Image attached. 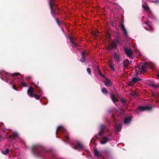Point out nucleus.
<instances>
[{"instance_id": "nucleus-1", "label": "nucleus", "mask_w": 159, "mask_h": 159, "mask_svg": "<svg viewBox=\"0 0 159 159\" xmlns=\"http://www.w3.org/2000/svg\"><path fill=\"white\" fill-rule=\"evenodd\" d=\"M36 91L39 95H36L34 93V89L33 88L31 87H29L27 91V93L28 95L32 97H34L36 99H39L40 98V95L43 94L42 89L40 88H37Z\"/></svg>"}, {"instance_id": "nucleus-2", "label": "nucleus", "mask_w": 159, "mask_h": 159, "mask_svg": "<svg viewBox=\"0 0 159 159\" xmlns=\"http://www.w3.org/2000/svg\"><path fill=\"white\" fill-rule=\"evenodd\" d=\"M32 149L33 153L38 156H41L43 152L46 151L44 148L38 145L34 146Z\"/></svg>"}, {"instance_id": "nucleus-3", "label": "nucleus", "mask_w": 159, "mask_h": 159, "mask_svg": "<svg viewBox=\"0 0 159 159\" xmlns=\"http://www.w3.org/2000/svg\"><path fill=\"white\" fill-rule=\"evenodd\" d=\"M59 132L63 133L66 139V142H68L67 141L69 140V138L68 135V133L66 130L61 126H59L57 129L56 134H57Z\"/></svg>"}, {"instance_id": "nucleus-4", "label": "nucleus", "mask_w": 159, "mask_h": 159, "mask_svg": "<svg viewBox=\"0 0 159 159\" xmlns=\"http://www.w3.org/2000/svg\"><path fill=\"white\" fill-rule=\"evenodd\" d=\"M10 75L9 73L6 72L4 70H1L0 71V77L1 78L2 80H6V82H8L9 81L8 80L9 79Z\"/></svg>"}, {"instance_id": "nucleus-5", "label": "nucleus", "mask_w": 159, "mask_h": 159, "mask_svg": "<svg viewBox=\"0 0 159 159\" xmlns=\"http://www.w3.org/2000/svg\"><path fill=\"white\" fill-rule=\"evenodd\" d=\"M72 144L73 145V148L75 149L81 150L84 149V145L78 141H76L72 143Z\"/></svg>"}, {"instance_id": "nucleus-6", "label": "nucleus", "mask_w": 159, "mask_h": 159, "mask_svg": "<svg viewBox=\"0 0 159 159\" xmlns=\"http://www.w3.org/2000/svg\"><path fill=\"white\" fill-rule=\"evenodd\" d=\"M55 0H49V4L50 6L51 12L52 15H54L55 14V12L53 10V7H55L56 5L54 3Z\"/></svg>"}, {"instance_id": "nucleus-7", "label": "nucleus", "mask_w": 159, "mask_h": 159, "mask_svg": "<svg viewBox=\"0 0 159 159\" xmlns=\"http://www.w3.org/2000/svg\"><path fill=\"white\" fill-rule=\"evenodd\" d=\"M111 137V135H109L107 136H103L101 138L100 143L102 144L106 143L110 139Z\"/></svg>"}, {"instance_id": "nucleus-8", "label": "nucleus", "mask_w": 159, "mask_h": 159, "mask_svg": "<svg viewBox=\"0 0 159 159\" xmlns=\"http://www.w3.org/2000/svg\"><path fill=\"white\" fill-rule=\"evenodd\" d=\"M152 107L149 106H140L138 107V110L137 111L138 113H139V111H149L152 109Z\"/></svg>"}, {"instance_id": "nucleus-9", "label": "nucleus", "mask_w": 159, "mask_h": 159, "mask_svg": "<svg viewBox=\"0 0 159 159\" xmlns=\"http://www.w3.org/2000/svg\"><path fill=\"white\" fill-rule=\"evenodd\" d=\"M141 80V79L138 76L133 77L132 80L129 82V85L130 86H132L135 84L137 81Z\"/></svg>"}, {"instance_id": "nucleus-10", "label": "nucleus", "mask_w": 159, "mask_h": 159, "mask_svg": "<svg viewBox=\"0 0 159 159\" xmlns=\"http://www.w3.org/2000/svg\"><path fill=\"white\" fill-rule=\"evenodd\" d=\"M152 67L151 66L150 63L148 62H145L144 65L142 66L140 70L141 71H143L146 70V68H152Z\"/></svg>"}, {"instance_id": "nucleus-11", "label": "nucleus", "mask_w": 159, "mask_h": 159, "mask_svg": "<svg viewBox=\"0 0 159 159\" xmlns=\"http://www.w3.org/2000/svg\"><path fill=\"white\" fill-rule=\"evenodd\" d=\"M105 126L103 125H101L100 126V131L98 133L99 136L100 137H102L104 134L105 132Z\"/></svg>"}, {"instance_id": "nucleus-12", "label": "nucleus", "mask_w": 159, "mask_h": 159, "mask_svg": "<svg viewBox=\"0 0 159 159\" xmlns=\"http://www.w3.org/2000/svg\"><path fill=\"white\" fill-rule=\"evenodd\" d=\"M125 52L127 56L130 57H132L133 52L130 48H125Z\"/></svg>"}, {"instance_id": "nucleus-13", "label": "nucleus", "mask_w": 159, "mask_h": 159, "mask_svg": "<svg viewBox=\"0 0 159 159\" xmlns=\"http://www.w3.org/2000/svg\"><path fill=\"white\" fill-rule=\"evenodd\" d=\"M142 7L148 14L149 16L151 17L152 16V13L150 10L149 7L146 5V3H145L144 5H143Z\"/></svg>"}, {"instance_id": "nucleus-14", "label": "nucleus", "mask_w": 159, "mask_h": 159, "mask_svg": "<svg viewBox=\"0 0 159 159\" xmlns=\"http://www.w3.org/2000/svg\"><path fill=\"white\" fill-rule=\"evenodd\" d=\"M145 24L147 25V27L145 28L147 30H148L152 31H153V29L151 26V23L149 22H145Z\"/></svg>"}, {"instance_id": "nucleus-15", "label": "nucleus", "mask_w": 159, "mask_h": 159, "mask_svg": "<svg viewBox=\"0 0 159 159\" xmlns=\"http://www.w3.org/2000/svg\"><path fill=\"white\" fill-rule=\"evenodd\" d=\"M120 25L121 28V29L123 31L124 34L125 36H126L127 35V33L123 23L122 22L121 23Z\"/></svg>"}, {"instance_id": "nucleus-16", "label": "nucleus", "mask_w": 159, "mask_h": 159, "mask_svg": "<svg viewBox=\"0 0 159 159\" xmlns=\"http://www.w3.org/2000/svg\"><path fill=\"white\" fill-rule=\"evenodd\" d=\"M113 56L115 60L116 61H117V62L120 61V54H117L116 52H114V53Z\"/></svg>"}, {"instance_id": "nucleus-17", "label": "nucleus", "mask_w": 159, "mask_h": 159, "mask_svg": "<svg viewBox=\"0 0 159 159\" xmlns=\"http://www.w3.org/2000/svg\"><path fill=\"white\" fill-rule=\"evenodd\" d=\"M130 64V62L128 60L125 59L124 60L123 64L124 67L125 68L129 66Z\"/></svg>"}, {"instance_id": "nucleus-18", "label": "nucleus", "mask_w": 159, "mask_h": 159, "mask_svg": "<svg viewBox=\"0 0 159 159\" xmlns=\"http://www.w3.org/2000/svg\"><path fill=\"white\" fill-rule=\"evenodd\" d=\"M14 137H17L18 138H19V136L16 133H14L12 135L9 136V139L11 140L14 139Z\"/></svg>"}, {"instance_id": "nucleus-19", "label": "nucleus", "mask_w": 159, "mask_h": 159, "mask_svg": "<svg viewBox=\"0 0 159 159\" xmlns=\"http://www.w3.org/2000/svg\"><path fill=\"white\" fill-rule=\"evenodd\" d=\"M109 65L111 69L113 71H114V64L112 60H110L109 61Z\"/></svg>"}, {"instance_id": "nucleus-20", "label": "nucleus", "mask_w": 159, "mask_h": 159, "mask_svg": "<svg viewBox=\"0 0 159 159\" xmlns=\"http://www.w3.org/2000/svg\"><path fill=\"white\" fill-rule=\"evenodd\" d=\"M111 97L112 100L115 103H116V102H117V101H119L117 98L113 94H111Z\"/></svg>"}, {"instance_id": "nucleus-21", "label": "nucleus", "mask_w": 159, "mask_h": 159, "mask_svg": "<svg viewBox=\"0 0 159 159\" xmlns=\"http://www.w3.org/2000/svg\"><path fill=\"white\" fill-rule=\"evenodd\" d=\"M132 119V118L131 117H125V118L124 122L125 124H127L130 122Z\"/></svg>"}, {"instance_id": "nucleus-22", "label": "nucleus", "mask_w": 159, "mask_h": 159, "mask_svg": "<svg viewBox=\"0 0 159 159\" xmlns=\"http://www.w3.org/2000/svg\"><path fill=\"white\" fill-rule=\"evenodd\" d=\"M68 37L71 43L72 44V45L75 47H76L77 44L75 42H74L73 39L70 36H69Z\"/></svg>"}, {"instance_id": "nucleus-23", "label": "nucleus", "mask_w": 159, "mask_h": 159, "mask_svg": "<svg viewBox=\"0 0 159 159\" xmlns=\"http://www.w3.org/2000/svg\"><path fill=\"white\" fill-rule=\"evenodd\" d=\"M105 84L106 86H110L111 84V82L107 79H106L104 81Z\"/></svg>"}, {"instance_id": "nucleus-24", "label": "nucleus", "mask_w": 159, "mask_h": 159, "mask_svg": "<svg viewBox=\"0 0 159 159\" xmlns=\"http://www.w3.org/2000/svg\"><path fill=\"white\" fill-rule=\"evenodd\" d=\"M84 55H85V52H82V59L80 60V61L82 62H84L85 61L86 58L85 57Z\"/></svg>"}, {"instance_id": "nucleus-25", "label": "nucleus", "mask_w": 159, "mask_h": 159, "mask_svg": "<svg viewBox=\"0 0 159 159\" xmlns=\"http://www.w3.org/2000/svg\"><path fill=\"white\" fill-rule=\"evenodd\" d=\"M94 153L95 156L96 157H99L101 156L100 153H99L98 150L96 149H95L94 150Z\"/></svg>"}, {"instance_id": "nucleus-26", "label": "nucleus", "mask_w": 159, "mask_h": 159, "mask_svg": "<svg viewBox=\"0 0 159 159\" xmlns=\"http://www.w3.org/2000/svg\"><path fill=\"white\" fill-rule=\"evenodd\" d=\"M116 129L119 131H120V130L122 128V125L121 124H120L118 125H116Z\"/></svg>"}, {"instance_id": "nucleus-27", "label": "nucleus", "mask_w": 159, "mask_h": 159, "mask_svg": "<svg viewBox=\"0 0 159 159\" xmlns=\"http://www.w3.org/2000/svg\"><path fill=\"white\" fill-rule=\"evenodd\" d=\"M9 151V149H7L5 151H2V153L3 155H6L8 153Z\"/></svg>"}, {"instance_id": "nucleus-28", "label": "nucleus", "mask_w": 159, "mask_h": 159, "mask_svg": "<svg viewBox=\"0 0 159 159\" xmlns=\"http://www.w3.org/2000/svg\"><path fill=\"white\" fill-rule=\"evenodd\" d=\"M111 46L113 48H116V43L114 41H113L111 44Z\"/></svg>"}, {"instance_id": "nucleus-29", "label": "nucleus", "mask_w": 159, "mask_h": 159, "mask_svg": "<svg viewBox=\"0 0 159 159\" xmlns=\"http://www.w3.org/2000/svg\"><path fill=\"white\" fill-rule=\"evenodd\" d=\"M102 91L103 93L105 94L107 93V89L105 88H102Z\"/></svg>"}, {"instance_id": "nucleus-30", "label": "nucleus", "mask_w": 159, "mask_h": 159, "mask_svg": "<svg viewBox=\"0 0 159 159\" xmlns=\"http://www.w3.org/2000/svg\"><path fill=\"white\" fill-rule=\"evenodd\" d=\"M149 1L152 2H155V3H159V1L158 0H149Z\"/></svg>"}, {"instance_id": "nucleus-31", "label": "nucleus", "mask_w": 159, "mask_h": 159, "mask_svg": "<svg viewBox=\"0 0 159 159\" xmlns=\"http://www.w3.org/2000/svg\"><path fill=\"white\" fill-rule=\"evenodd\" d=\"M19 74H20V73H14L12 74V77L15 76H17V75H19Z\"/></svg>"}, {"instance_id": "nucleus-32", "label": "nucleus", "mask_w": 159, "mask_h": 159, "mask_svg": "<svg viewBox=\"0 0 159 159\" xmlns=\"http://www.w3.org/2000/svg\"><path fill=\"white\" fill-rule=\"evenodd\" d=\"M135 51L137 53H138L139 54V55H141L139 49H135Z\"/></svg>"}, {"instance_id": "nucleus-33", "label": "nucleus", "mask_w": 159, "mask_h": 159, "mask_svg": "<svg viewBox=\"0 0 159 159\" xmlns=\"http://www.w3.org/2000/svg\"><path fill=\"white\" fill-rule=\"evenodd\" d=\"M87 71L89 74H91V70L89 68H88L87 69Z\"/></svg>"}, {"instance_id": "nucleus-34", "label": "nucleus", "mask_w": 159, "mask_h": 159, "mask_svg": "<svg viewBox=\"0 0 159 159\" xmlns=\"http://www.w3.org/2000/svg\"><path fill=\"white\" fill-rule=\"evenodd\" d=\"M21 84L24 86H27L26 83L25 82H24V81H22L21 82Z\"/></svg>"}, {"instance_id": "nucleus-35", "label": "nucleus", "mask_w": 159, "mask_h": 159, "mask_svg": "<svg viewBox=\"0 0 159 159\" xmlns=\"http://www.w3.org/2000/svg\"><path fill=\"white\" fill-rule=\"evenodd\" d=\"M121 102L123 103H124L125 102V99L124 98H121Z\"/></svg>"}, {"instance_id": "nucleus-36", "label": "nucleus", "mask_w": 159, "mask_h": 159, "mask_svg": "<svg viewBox=\"0 0 159 159\" xmlns=\"http://www.w3.org/2000/svg\"><path fill=\"white\" fill-rule=\"evenodd\" d=\"M56 21H57V23L58 24L59 26L60 25V22H59L58 20V19H57Z\"/></svg>"}, {"instance_id": "nucleus-37", "label": "nucleus", "mask_w": 159, "mask_h": 159, "mask_svg": "<svg viewBox=\"0 0 159 159\" xmlns=\"http://www.w3.org/2000/svg\"><path fill=\"white\" fill-rule=\"evenodd\" d=\"M132 94L134 96H136L137 95L136 93L135 92H134L133 93H132Z\"/></svg>"}, {"instance_id": "nucleus-38", "label": "nucleus", "mask_w": 159, "mask_h": 159, "mask_svg": "<svg viewBox=\"0 0 159 159\" xmlns=\"http://www.w3.org/2000/svg\"><path fill=\"white\" fill-rule=\"evenodd\" d=\"M152 85L154 87H158V86H157V85H154V84H152Z\"/></svg>"}, {"instance_id": "nucleus-39", "label": "nucleus", "mask_w": 159, "mask_h": 159, "mask_svg": "<svg viewBox=\"0 0 159 159\" xmlns=\"http://www.w3.org/2000/svg\"><path fill=\"white\" fill-rule=\"evenodd\" d=\"M99 74L100 75H101V76H103L102 75V73H101V72H100V71H99Z\"/></svg>"}, {"instance_id": "nucleus-40", "label": "nucleus", "mask_w": 159, "mask_h": 159, "mask_svg": "<svg viewBox=\"0 0 159 159\" xmlns=\"http://www.w3.org/2000/svg\"><path fill=\"white\" fill-rule=\"evenodd\" d=\"M13 88L14 89L16 90H17L14 87V85H13L12 86Z\"/></svg>"}, {"instance_id": "nucleus-41", "label": "nucleus", "mask_w": 159, "mask_h": 159, "mask_svg": "<svg viewBox=\"0 0 159 159\" xmlns=\"http://www.w3.org/2000/svg\"><path fill=\"white\" fill-rule=\"evenodd\" d=\"M158 74L157 75V76L159 78V71H158Z\"/></svg>"}, {"instance_id": "nucleus-42", "label": "nucleus", "mask_w": 159, "mask_h": 159, "mask_svg": "<svg viewBox=\"0 0 159 159\" xmlns=\"http://www.w3.org/2000/svg\"><path fill=\"white\" fill-rule=\"evenodd\" d=\"M11 84H14V83H13L11 81L10 82H9Z\"/></svg>"}, {"instance_id": "nucleus-43", "label": "nucleus", "mask_w": 159, "mask_h": 159, "mask_svg": "<svg viewBox=\"0 0 159 159\" xmlns=\"http://www.w3.org/2000/svg\"><path fill=\"white\" fill-rule=\"evenodd\" d=\"M1 139V136L0 135V139Z\"/></svg>"}]
</instances>
